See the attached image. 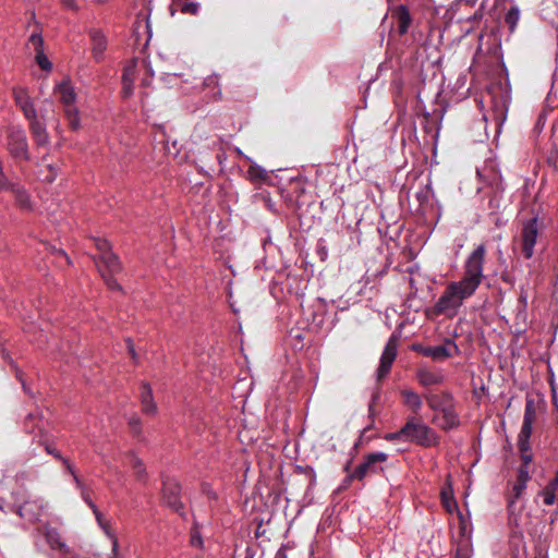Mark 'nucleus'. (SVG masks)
I'll return each instance as SVG.
<instances>
[{
	"mask_svg": "<svg viewBox=\"0 0 558 558\" xmlns=\"http://www.w3.org/2000/svg\"><path fill=\"white\" fill-rule=\"evenodd\" d=\"M539 234L538 220L532 218L523 221L521 230V247L525 258H531L534 254V246Z\"/></svg>",
	"mask_w": 558,
	"mask_h": 558,
	"instance_id": "7",
	"label": "nucleus"
},
{
	"mask_svg": "<svg viewBox=\"0 0 558 558\" xmlns=\"http://www.w3.org/2000/svg\"><path fill=\"white\" fill-rule=\"evenodd\" d=\"M7 191H10L14 197L15 202L22 209L31 210L32 203L27 191L20 183H14L10 181V186Z\"/></svg>",
	"mask_w": 558,
	"mask_h": 558,
	"instance_id": "19",
	"label": "nucleus"
},
{
	"mask_svg": "<svg viewBox=\"0 0 558 558\" xmlns=\"http://www.w3.org/2000/svg\"><path fill=\"white\" fill-rule=\"evenodd\" d=\"M56 177V173L53 172L50 177H47L48 180L52 181Z\"/></svg>",
	"mask_w": 558,
	"mask_h": 558,
	"instance_id": "52",
	"label": "nucleus"
},
{
	"mask_svg": "<svg viewBox=\"0 0 558 558\" xmlns=\"http://www.w3.org/2000/svg\"><path fill=\"white\" fill-rule=\"evenodd\" d=\"M35 507H37L36 501H25L19 508V515L31 521L37 520L39 513L33 511Z\"/></svg>",
	"mask_w": 558,
	"mask_h": 558,
	"instance_id": "27",
	"label": "nucleus"
},
{
	"mask_svg": "<svg viewBox=\"0 0 558 558\" xmlns=\"http://www.w3.org/2000/svg\"><path fill=\"white\" fill-rule=\"evenodd\" d=\"M526 486H527L526 483L519 482V481H517L515 484L513 485L512 494L510 496L509 505H508L510 511L514 510L515 500L519 499L522 496V494L526 489Z\"/></svg>",
	"mask_w": 558,
	"mask_h": 558,
	"instance_id": "30",
	"label": "nucleus"
},
{
	"mask_svg": "<svg viewBox=\"0 0 558 558\" xmlns=\"http://www.w3.org/2000/svg\"><path fill=\"white\" fill-rule=\"evenodd\" d=\"M201 136L198 135L197 131L193 134V138H199Z\"/></svg>",
	"mask_w": 558,
	"mask_h": 558,
	"instance_id": "53",
	"label": "nucleus"
},
{
	"mask_svg": "<svg viewBox=\"0 0 558 558\" xmlns=\"http://www.w3.org/2000/svg\"><path fill=\"white\" fill-rule=\"evenodd\" d=\"M71 475L73 476V481L75 483L76 488L80 489V492H81V496H82L83 500L88 505V507L90 509L95 508L96 504L90 499L87 488L83 484V482L81 481L78 475L76 474V471L74 472V474H71Z\"/></svg>",
	"mask_w": 558,
	"mask_h": 558,
	"instance_id": "29",
	"label": "nucleus"
},
{
	"mask_svg": "<svg viewBox=\"0 0 558 558\" xmlns=\"http://www.w3.org/2000/svg\"><path fill=\"white\" fill-rule=\"evenodd\" d=\"M100 529L102 530L105 535L111 542V556H110V558H119V542H118V537H117L114 531L112 530L110 523L107 521L106 523L100 525Z\"/></svg>",
	"mask_w": 558,
	"mask_h": 558,
	"instance_id": "26",
	"label": "nucleus"
},
{
	"mask_svg": "<svg viewBox=\"0 0 558 558\" xmlns=\"http://www.w3.org/2000/svg\"><path fill=\"white\" fill-rule=\"evenodd\" d=\"M123 83V92L126 97L131 96L133 94V84H130V82H122Z\"/></svg>",
	"mask_w": 558,
	"mask_h": 558,
	"instance_id": "45",
	"label": "nucleus"
},
{
	"mask_svg": "<svg viewBox=\"0 0 558 558\" xmlns=\"http://www.w3.org/2000/svg\"><path fill=\"white\" fill-rule=\"evenodd\" d=\"M441 501L447 511L451 512L454 508H457V502L452 496V489L450 486L447 488H442L441 490Z\"/></svg>",
	"mask_w": 558,
	"mask_h": 558,
	"instance_id": "33",
	"label": "nucleus"
},
{
	"mask_svg": "<svg viewBox=\"0 0 558 558\" xmlns=\"http://www.w3.org/2000/svg\"><path fill=\"white\" fill-rule=\"evenodd\" d=\"M97 248L100 251V255L105 252H111L109 250V243L106 240H97Z\"/></svg>",
	"mask_w": 558,
	"mask_h": 558,
	"instance_id": "42",
	"label": "nucleus"
},
{
	"mask_svg": "<svg viewBox=\"0 0 558 558\" xmlns=\"http://www.w3.org/2000/svg\"><path fill=\"white\" fill-rule=\"evenodd\" d=\"M97 268L110 290H121L113 276L121 271V264L112 252H105L96 259Z\"/></svg>",
	"mask_w": 558,
	"mask_h": 558,
	"instance_id": "3",
	"label": "nucleus"
},
{
	"mask_svg": "<svg viewBox=\"0 0 558 558\" xmlns=\"http://www.w3.org/2000/svg\"><path fill=\"white\" fill-rule=\"evenodd\" d=\"M7 148L13 158L31 159L27 136L21 126L12 125L8 129Z\"/></svg>",
	"mask_w": 558,
	"mask_h": 558,
	"instance_id": "4",
	"label": "nucleus"
},
{
	"mask_svg": "<svg viewBox=\"0 0 558 558\" xmlns=\"http://www.w3.org/2000/svg\"><path fill=\"white\" fill-rule=\"evenodd\" d=\"M530 473H529V469L527 466H520L519 471H518V477H517V481L519 482H524V483H529L530 481Z\"/></svg>",
	"mask_w": 558,
	"mask_h": 558,
	"instance_id": "38",
	"label": "nucleus"
},
{
	"mask_svg": "<svg viewBox=\"0 0 558 558\" xmlns=\"http://www.w3.org/2000/svg\"><path fill=\"white\" fill-rule=\"evenodd\" d=\"M476 172L478 178L488 186H492L495 190L501 189V174L496 169L493 161L486 162L482 168L477 169Z\"/></svg>",
	"mask_w": 558,
	"mask_h": 558,
	"instance_id": "11",
	"label": "nucleus"
},
{
	"mask_svg": "<svg viewBox=\"0 0 558 558\" xmlns=\"http://www.w3.org/2000/svg\"><path fill=\"white\" fill-rule=\"evenodd\" d=\"M46 451L53 456L56 459H58L59 461L62 462V464L65 466L66 471L70 473V474H74L75 472V469L74 466L72 465V463L70 462L69 459L64 458L56 448L49 446V445H46L45 447Z\"/></svg>",
	"mask_w": 558,
	"mask_h": 558,
	"instance_id": "32",
	"label": "nucleus"
},
{
	"mask_svg": "<svg viewBox=\"0 0 558 558\" xmlns=\"http://www.w3.org/2000/svg\"><path fill=\"white\" fill-rule=\"evenodd\" d=\"M412 349L421 355L430 357L434 361H444L460 353L457 343L449 338H446L440 345L425 347L422 344H413Z\"/></svg>",
	"mask_w": 558,
	"mask_h": 558,
	"instance_id": "5",
	"label": "nucleus"
},
{
	"mask_svg": "<svg viewBox=\"0 0 558 558\" xmlns=\"http://www.w3.org/2000/svg\"><path fill=\"white\" fill-rule=\"evenodd\" d=\"M128 347H129V351H130V354H131V357L134 362L137 361V354L133 348V344H132V341L130 339H128Z\"/></svg>",
	"mask_w": 558,
	"mask_h": 558,
	"instance_id": "48",
	"label": "nucleus"
},
{
	"mask_svg": "<svg viewBox=\"0 0 558 558\" xmlns=\"http://www.w3.org/2000/svg\"><path fill=\"white\" fill-rule=\"evenodd\" d=\"M520 300H521V302H523L524 305H526V302H527L526 295H521Z\"/></svg>",
	"mask_w": 558,
	"mask_h": 558,
	"instance_id": "50",
	"label": "nucleus"
},
{
	"mask_svg": "<svg viewBox=\"0 0 558 558\" xmlns=\"http://www.w3.org/2000/svg\"><path fill=\"white\" fill-rule=\"evenodd\" d=\"M136 76V61H131L123 71L122 75V82H130V84H133Z\"/></svg>",
	"mask_w": 558,
	"mask_h": 558,
	"instance_id": "34",
	"label": "nucleus"
},
{
	"mask_svg": "<svg viewBox=\"0 0 558 558\" xmlns=\"http://www.w3.org/2000/svg\"><path fill=\"white\" fill-rule=\"evenodd\" d=\"M198 9H199V5L196 2H185L181 7V11L183 13H191V14H196L198 12Z\"/></svg>",
	"mask_w": 558,
	"mask_h": 558,
	"instance_id": "37",
	"label": "nucleus"
},
{
	"mask_svg": "<svg viewBox=\"0 0 558 558\" xmlns=\"http://www.w3.org/2000/svg\"><path fill=\"white\" fill-rule=\"evenodd\" d=\"M425 399L428 407L435 412H440L453 404L452 396L446 391L441 393H427Z\"/></svg>",
	"mask_w": 558,
	"mask_h": 558,
	"instance_id": "18",
	"label": "nucleus"
},
{
	"mask_svg": "<svg viewBox=\"0 0 558 558\" xmlns=\"http://www.w3.org/2000/svg\"><path fill=\"white\" fill-rule=\"evenodd\" d=\"M92 41V53L96 61H101L107 49V38L100 29L93 28L88 32Z\"/></svg>",
	"mask_w": 558,
	"mask_h": 558,
	"instance_id": "14",
	"label": "nucleus"
},
{
	"mask_svg": "<svg viewBox=\"0 0 558 558\" xmlns=\"http://www.w3.org/2000/svg\"><path fill=\"white\" fill-rule=\"evenodd\" d=\"M405 434V441L415 442L420 446L430 447L438 444V437L436 433L427 425L410 418L403 426V433Z\"/></svg>",
	"mask_w": 558,
	"mask_h": 558,
	"instance_id": "2",
	"label": "nucleus"
},
{
	"mask_svg": "<svg viewBox=\"0 0 558 558\" xmlns=\"http://www.w3.org/2000/svg\"><path fill=\"white\" fill-rule=\"evenodd\" d=\"M416 378L418 383L424 387L439 385L444 381V376L441 373L433 372L426 367H421L417 369Z\"/></svg>",
	"mask_w": 558,
	"mask_h": 558,
	"instance_id": "21",
	"label": "nucleus"
},
{
	"mask_svg": "<svg viewBox=\"0 0 558 558\" xmlns=\"http://www.w3.org/2000/svg\"><path fill=\"white\" fill-rule=\"evenodd\" d=\"M536 411L533 405V401L529 400L525 404L524 416L521 430L518 438L530 439L533 429V423L535 421Z\"/></svg>",
	"mask_w": 558,
	"mask_h": 558,
	"instance_id": "17",
	"label": "nucleus"
},
{
	"mask_svg": "<svg viewBox=\"0 0 558 558\" xmlns=\"http://www.w3.org/2000/svg\"><path fill=\"white\" fill-rule=\"evenodd\" d=\"M29 129L34 143L38 147H47L50 144V137L47 132L46 125L38 119L29 121Z\"/></svg>",
	"mask_w": 558,
	"mask_h": 558,
	"instance_id": "15",
	"label": "nucleus"
},
{
	"mask_svg": "<svg viewBox=\"0 0 558 558\" xmlns=\"http://www.w3.org/2000/svg\"><path fill=\"white\" fill-rule=\"evenodd\" d=\"M64 114L72 130L77 131L81 128V120L78 109L76 107H69L64 109Z\"/></svg>",
	"mask_w": 558,
	"mask_h": 558,
	"instance_id": "28",
	"label": "nucleus"
},
{
	"mask_svg": "<svg viewBox=\"0 0 558 558\" xmlns=\"http://www.w3.org/2000/svg\"><path fill=\"white\" fill-rule=\"evenodd\" d=\"M33 418H34V415H33V414H29V415L27 416V420H33Z\"/></svg>",
	"mask_w": 558,
	"mask_h": 558,
	"instance_id": "54",
	"label": "nucleus"
},
{
	"mask_svg": "<svg viewBox=\"0 0 558 558\" xmlns=\"http://www.w3.org/2000/svg\"><path fill=\"white\" fill-rule=\"evenodd\" d=\"M518 447L521 452L530 451V439L518 438Z\"/></svg>",
	"mask_w": 558,
	"mask_h": 558,
	"instance_id": "41",
	"label": "nucleus"
},
{
	"mask_svg": "<svg viewBox=\"0 0 558 558\" xmlns=\"http://www.w3.org/2000/svg\"><path fill=\"white\" fill-rule=\"evenodd\" d=\"M397 20H398V32L400 35H404L411 25L412 19L411 14L405 5H400L397 9Z\"/></svg>",
	"mask_w": 558,
	"mask_h": 558,
	"instance_id": "25",
	"label": "nucleus"
},
{
	"mask_svg": "<svg viewBox=\"0 0 558 558\" xmlns=\"http://www.w3.org/2000/svg\"><path fill=\"white\" fill-rule=\"evenodd\" d=\"M433 422L445 430L452 429L460 424L459 416L453 409V404L440 412H437Z\"/></svg>",
	"mask_w": 558,
	"mask_h": 558,
	"instance_id": "12",
	"label": "nucleus"
},
{
	"mask_svg": "<svg viewBox=\"0 0 558 558\" xmlns=\"http://www.w3.org/2000/svg\"><path fill=\"white\" fill-rule=\"evenodd\" d=\"M58 90L60 93V100L65 108L75 107L76 101V93L74 87L69 82H62L58 85Z\"/></svg>",
	"mask_w": 558,
	"mask_h": 558,
	"instance_id": "23",
	"label": "nucleus"
},
{
	"mask_svg": "<svg viewBox=\"0 0 558 558\" xmlns=\"http://www.w3.org/2000/svg\"><path fill=\"white\" fill-rule=\"evenodd\" d=\"M44 535L52 549H59L64 555L70 553L68 545L61 539V536L56 529L45 526Z\"/></svg>",
	"mask_w": 558,
	"mask_h": 558,
	"instance_id": "20",
	"label": "nucleus"
},
{
	"mask_svg": "<svg viewBox=\"0 0 558 558\" xmlns=\"http://www.w3.org/2000/svg\"><path fill=\"white\" fill-rule=\"evenodd\" d=\"M485 256L486 247L484 244L477 245L470 253L463 265L462 278L448 282L435 303L434 312L437 315H444L448 318L456 317L464 301L475 294L485 278Z\"/></svg>",
	"mask_w": 558,
	"mask_h": 558,
	"instance_id": "1",
	"label": "nucleus"
},
{
	"mask_svg": "<svg viewBox=\"0 0 558 558\" xmlns=\"http://www.w3.org/2000/svg\"><path fill=\"white\" fill-rule=\"evenodd\" d=\"M129 424L135 434H138L141 432V421L136 415L130 417Z\"/></svg>",
	"mask_w": 558,
	"mask_h": 558,
	"instance_id": "40",
	"label": "nucleus"
},
{
	"mask_svg": "<svg viewBox=\"0 0 558 558\" xmlns=\"http://www.w3.org/2000/svg\"><path fill=\"white\" fill-rule=\"evenodd\" d=\"M247 175L252 181H264L268 178L267 171L256 163L250 166Z\"/></svg>",
	"mask_w": 558,
	"mask_h": 558,
	"instance_id": "31",
	"label": "nucleus"
},
{
	"mask_svg": "<svg viewBox=\"0 0 558 558\" xmlns=\"http://www.w3.org/2000/svg\"><path fill=\"white\" fill-rule=\"evenodd\" d=\"M265 202H266V205L267 207L270 209V210H274V204L271 202V199L268 197V196H263Z\"/></svg>",
	"mask_w": 558,
	"mask_h": 558,
	"instance_id": "49",
	"label": "nucleus"
},
{
	"mask_svg": "<svg viewBox=\"0 0 558 558\" xmlns=\"http://www.w3.org/2000/svg\"><path fill=\"white\" fill-rule=\"evenodd\" d=\"M402 402L405 407L411 409L414 413H418L422 408L421 396L413 389L404 388L400 390Z\"/></svg>",
	"mask_w": 558,
	"mask_h": 558,
	"instance_id": "22",
	"label": "nucleus"
},
{
	"mask_svg": "<svg viewBox=\"0 0 558 558\" xmlns=\"http://www.w3.org/2000/svg\"><path fill=\"white\" fill-rule=\"evenodd\" d=\"M545 488H551V492L556 493V490L558 489V473Z\"/></svg>",
	"mask_w": 558,
	"mask_h": 558,
	"instance_id": "47",
	"label": "nucleus"
},
{
	"mask_svg": "<svg viewBox=\"0 0 558 558\" xmlns=\"http://www.w3.org/2000/svg\"><path fill=\"white\" fill-rule=\"evenodd\" d=\"M28 46L35 51V60L38 66L44 71H51L52 63L44 52V39L40 34H32L28 38Z\"/></svg>",
	"mask_w": 558,
	"mask_h": 558,
	"instance_id": "10",
	"label": "nucleus"
},
{
	"mask_svg": "<svg viewBox=\"0 0 558 558\" xmlns=\"http://www.w3.org/2000/svg\"><path fill=\"white\" fill-rule=\"evenodd\" d=\"M521 459L523 461V466H527L532 461V454L530 453V451L521 452Z\"/></svg>",
	"mask_w": 558,
	"mask_h": 558,
	"instance_id": "46",
	"label": "nucleus"
},
{
	"mask_svg": "<svg viewBox=\"0 0 558 558\" xmlns=\"http://www.w3.org/2000/svg\"><path fill=\"white\" fill-rule=\"evenodd\" d=\"M141 402L143 412L146 414H155L156 413V404L153 398V391L148 384L142 385L141 391Z\"/></svg>",
	"mask_w": 558,
	"mask_h": 558,
	"instance_id": "24",
	"label": "nucleus"
},
{
	"mask_svg": "<svg viewBox=\"0 0 558 558\" xmlns=\"http://www.w3.org/2000/svg\"><path fill=\"white\" fill-rule=\"evenodd\" d=\"M162 498L165 502L174 509L175 511H179L181 509V501H180V486L174 481H166L162 485Z\"/></svg>",
	"mask_w": 558,
	"mask_h": 558,
	"instance_id": "13",
	"label": "nucleus"
},
{
	"mask_svg": "<svg viewBox=\"0 0 558 558\" xmlns=\"http://www.w3.org/2000/svg\"><path fill=\"white\" fill-rule=\"evenodd\" d=\"M192 543H193V544H196V543L201 544V543H202V541H201V538L193 537V538H192Z\"/></svg>",
	"mask_w": 558,
	"mask_h": 558,
	"instance_id": "51",
	"label": "nucleus"
},
{
	"mask_svg": "<svg viewBox=\"0 0 558 558\" xmlns=\"http://www.w3.org/2000/svg\"><path fill=\"white\" fill-rule=\"evenodd\" d=\"M128 457L135 481L145 485L148 481V472L144 461L134 451H129Z\"/></svg>",
	"mask_w": 558,
	"mask_h": 558,
	"instance_id": "16",
	"label": "nucleus"
},
{
	"mask_svg": "<svg viewBox=\"0 0 558 558\" xmlns=\"http://www.w3.org/2000/svg\"><path fill=\"white\" fill-rule=\"evenodd\" d=\"M60 1L68 9H71L74 11L78 10V5L75 0H60Z\"/></svg>",
	"mask_w": 558,
	"mask_h": 558,
	"instance_id": "44",
	"label": "nucleus"
},
{
	"mask_svg": "<svg viewBox=\"0 0 558 558\" xmlns=\"http://www.w3.org/2000/svg\"><path fill=\"white\" fill-rule=\"evenodd\" d=\"M397 356V339L392 336L386 343L385 349L380 356L379 367L376 372L377 379L385 378L392 366L393 361Z\"/></svg>",
	"mask_w": 558,
	"mask_h": 558,
	"instance_id": "8",
	"label": "nucleus"
},
{
	"mask_svg": "<svg viewBox=\"0 0 558 558\" xmlns=\"http://www.w3.org/2000/svg\"><path fill=\"white\" fill-rule=\"evenodd\" d=\"M542 496H543V502L546 506H551L555 504L556 493L551 492V488H544L542 492Z\"/></svg>",
	"mask_w": 558,
	"mask_h": 558,
	"instance_id": "36",
	"label": "nucleus"
},
{
	"mask_svg": "<svg viewBox=\"0 0 558 558\" xmlns=\"http://www.w3.org/2000/svg\"><path fill=\"white\" fill-rule=\"evenodd\" d=\"M13 98L16 106L23 111L28 121L37 119V111L35 109L32 97L28 90L24 87H16L13 89Z\"/></svg>",
	"mask_w": 558,
	"mask_h": 558,
	"instance_id": "9",
	"label": "nucleus"
},
{
	"mask_svg": "<svg viewBox=\"0 0 558 558\" xmlns=\"http://www.w3.org/2000/svg\"><path fill=\"white\" fill-rule=\"evenodd\" d=\"M92 510H93V513L95 514L96 521L99 526L107 522V520H105L102 513L99 511L97 506L95 508H93Z\"/></svg>",
	"mask_w": 558,
	"mask_h": 558,
	"instance_id": "43",
	"label": "nucleus"
},
{
	"mask_svg": "<svg viewBox=\"0 0 558 558\" xmlns=\"http://www.w3.org/2000/svg\"><path fill=\"white\" fill-rule=\"evenodd\" d=\"M388 456L385 452H372L365 456L362 463H360L354 471L350 474V478L362 481L368 474H375L383 471L381 463L386 462Z\"/></svg>",
	"mask_w": 558,
	"mask_h": 558,
	"instance_id": "6",
	"label": "nucleus"
},
{
	"mask_svg": "<svg viewBox=\"0 0 558 558\" xmlns=\"http://www.w3.org/2000/svg\"><path fill=\"white\" fill-rule=\"evenodd\" d=\"M402 433H403V427L398 432L387 434L385 436V439L389 440V441H395V440H404L405 441V434H402Z\"/></svg>",
	"mask_w": 558,
	"mask_h": 558,
	"instance_id": "39",
	"label": "nucleus"
},
{
	"mask_svg": "<svg viewBox=\"0 0 558 558\" xmlns=\"http://www.w3.org/2000/svg\"><path fill=\"white\" fill-rule=\"evenodd\" d=\"M520 12L517 8L509 10L506 15V22L513 28L519 21Z\"/></svg>",
	"mask_w": 558,
	"mask_h": 558,
	"instance_id": "35",
	"label": "nucleus"
}]
</instances>
